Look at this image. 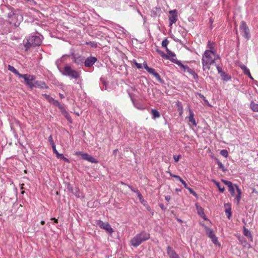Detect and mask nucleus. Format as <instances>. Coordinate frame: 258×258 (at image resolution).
I'll return each instance as SVG.
<instances>
[{
  "label": "nucleus",
  "mask_w": 258,
  "mask_h": 258,
  "mask_svg": "<svg viewBox=\"0 0 258 258\" xmlns=\"http://www.w3.org/2000/svg\"><path fill=\"white\" fill-rule=\"evenodd\" d=\"M180 181L181 182V183L184 185V187L186 188L187 189V188H188L187 186V184L186 183H185V182L182 180V179H181V180H180Z\"/></svg>",
  "instance_id": "obj_47"
},
{
  "label": "nucleus",
  "mask_w": 258,
  "mask_h": 258,
  "mask_svg": "<svg viewBox=\"0 0 258 258\" xmlns=\"http://www.w3.org/2000/svg\"><path fill=\"white\" fill-rule=\"evenodd\" d=\"M169 43L168 40L167 39H165L163 40L162 42V46L164 48H166L167 47V45Z\"/></svg>",
  "instance_id": "obj_35"
},
{
  "label": "nucleus",
  "mask_w": 258,
  "mask_h": 258,
  "mask_svg": "<svg viewBox=\"0 0 258 258\" xmlns=\"http://www.w3.org/2000/svg\"><path fill=\"white\" fill-rule=\"evenodd\" d=\"M224 207L225 208V213L227 215V218L230 219L231 216V205L229 203H226L224 204Z\"/></svg>",
  "instance_id": "obj_19"
},
{
  "label": "nucleus",
  "mask_w": 258,
  "mask_h": 258,
  "mask_svg": "<svg viewBox=\"0 0 258 258\" xmlns=\"http://www.w3.org/2000/svg\"><path fill=\"white\" fill-rule=\"evenodd\" d=\"M27 41L30 46H38L41 43V39L39 36H37L29 37Z\"/></svg>",
  "instance_id": "obj_8"
},
{
  "label": "nucleus",
  "mask_w": 258,
  "mask_h": 258,
  "mask_svg": "<svg viewBox=\"0 0 258 258\" xmlns=\"http://www.w3.org/2000/svg\"><path fill=\"white\" fill-rule=\"evenodd\" d=\"M61 158H62L66 161H68V159L67 158H66L64 157H63L62 156V157Z\"/></svg>",
  "instance_id": "obj_53"
},
{
  "label": "nucleus",
  "mask_w": 258,
  "mask_h": 258,
  "mask_svg": "<svg viewBox=\"0 0 258 258\" xmlns=\"http://www.w3.org/2000/svg\"><path fill=\"white\" fill-rule=\"evenodd\" d=\"M68 119L69 120L70 119V117H67Z\"/></svg>",
  "instance_id": "obj_60"
},
{
  "label": "nucleus",
  "mask_w": 258,
  "mask_h": 258,
  "mask_svg": "<svg viewBox=\"0 0 258 258\" xmlns=\"http://www.w3.org/2000/svg\"><path fill=\"white\" fill-rule=\"evenodd\" d=\"M152 70L153 71H150L148 73L152 74L159 82H161L162 79L159 74L155 71V69L152 68Z\"/></svg>",
  "instance_id": "obj_22"
},
{
  "label": "nucleus",
  "mask_w": 258,
  "mask_h": 258,
  "mask_svg": "<svg viewBox=\"0 0 258 258\" xmlns=\"http://www.w3.org/2000/svg\"><path fill=\"white\" fill-rule=\"evenodd\" d=\"M134 64L138 69H142L143 68L142 64L138 63L136 60H134Z\"/></svg>",
  "instance_id": "obj_40"
},
{
  "label": "nucleus",
  "mask_w": 258,
  "mask_h": 258,
  "mask_svg": "<svg viewBox=\"0 0 258 258\" xmlns=\"http://www.w3.org/2000/svg\"><path fill=\"white\" fill-rule=\"evenodd\" d=\"M170 175L173 177H174V178L177 179L179 181L181 180V177L178 175H174V174H171V173H170Z\"/></svg>",
  "instance_id": "obj_44"
},
{
  "label": "nucleus",
  "mask_w": 258,
  "mask_h": 258,
  "mask_svg": "<svg viewBox=\"0 0 258 258\" xmlns=\"http://www.w3.org/2000/svg\"><path fill=\"white\" fill-rule=\"evenodd\" d=\"M194 116V114L193 112L191 110H189V116L188 117V121L189 122H191L193 125L196 126L197 123Z\"/></svg>",
  "instance_id": "obj_21"
},
{
  "label": "nucleus",
  "mask_w": 258,
  "mask_h": 258,
  "mask_svg": "<svg viewBox=\"0 0 258 258\" xmlns=\"http://www.w3.org/2000/svg\"><path fill=\"white\" fill-rule=\"evenodd\" d=\"M240 68L242 70V71L245 75L248 76V77H249V78L250 79L253 80V78L251 76L249 69H247L245 66L241 65V66H240Z\"/></svg>",
  "instance_id": "obj_20"
},
{
  "label": "nucleus",
  "mask_w": 258,
  "mask_h": 258,
  "mask_svg": "<svg viewBox=\"0 0 258 258\" xmlns=\"http://www.w3.org/2000/svg\"><path fill=\"white\" fill-rule=\"evenodd\" d=\"M228 188H229V190L230 192L231 195L232 196H233L234 195L235 189L234 188L233 184L231 186L229 187Z\"/></svg>",
  "instance_id": "obj_39"
},
{
  "label": "nucleus",
  "mask_w": 258,
  "mask_h": 258,
  "mask_svg": "<svg viewBox=\"0 0 258 258\" xmlns=\"http://www.w3.org/2000/svg\"><path fill=\"white\" fill-rule=\"evenodd\" d=\"M250 107L253 111L258 112V104H256L252 101L250 103Z\"/></svg>",
  "instance_id": "obj_25"
},
{
  "label": "nucleus",
  "mask_w": 258,
  "mask_h": 258,
  "mask_svg": "<svg viewBox=\"0 0 258 258\" xmlns=\"http://www.w3.org/2000/svg\"><path fill=\"white\" fill-rule=\"evenodd\" d=\"M197 209L198 210V213L200 215H202V214H204V212L203 211V209H202V208L201 207L199 208L198 207H197Z\"/></svg>",
  "instance_id": "obj_45"
},
{
  "label": "nucleus",
  "mask_w": 258,
  "mask_h": 258,
  "mask_svg": "<svg viewBox=\"0 0 258 258\" xmlns=\"http://www.w3.org/2000/svg\"><path fill=\"white\" fill-rule=\"evenodd\" d=\"M53 149V152L56 154V156L57 158H61V157L62 156V154L58 153L56 149L55 146H53V147H52Z\"/></svg>",
  "instance_id": "obj_32"
},
{
  "label": "nucleus",
  "mask_w": 258,
  "mask_h": 258,
  "mask_svg": "<svg viewBox=\"0 0 258 258\" xmlns=\"http://www.w3.org/2000/svg\"><path fill=\"white\" fill-rule=\"evenodd\" d=\"M8 21L11 24L16 26H19L23 20V17L18 10L12 11L8 14Z\"/></svg>",
  "instance_id": "obj_2"
},
{
  "label": "nucleus",
  "mask_w": 258,
  "mask_h": 258,
  "mask_svg": "<svg viewBox=\"0 0 258 258\" xmlns=\"http://www.w3.org/2000/svg\"><path fill=\"white\" fill-rule=\"evenodd\" d=\"M150 238L149 233L145 232H142L137 234L131 240V245L134 247H137L140 245L143 241H145Z\"/></svg>",
  "instance_id": "obj_3"
},
{
  "label": "nucleus",
  "mask_w": 258,
  "mask_h": 258,
  "mask_svg": "<svg viewBox=\"0 0 258 258\" xmlns=\"http://www.w3.org/2000/svg\"><path fill=\"white\" fill-rule=\"evenodd\" d=\"M151 114H152V115L153 116V118H154V119L156 118H158V117H160V113H159V112L157 110H156L155 109H152L151 110Z\"/></svg>",
  "instance_id": "obj_27"
},
{
  "label": "nucleus",
  "mask_w": 258,
  "mask_h": 258,
  "mask_svg": "<svg viewBox=\"0 0 258 258\" xmlns=\"http://www.w3.org/2000/svg\"><path fill=\"white\" fill-rule=\"evenodd\" d=\"M116 150H114V153H116Z\"/></svg>",
  "instance_id": "obj_59"
},
{
  "label": "nucleus",
  "mask_w": 258,
  "mask_h": 258,
  "mask_svg": "<svg viewBox=\"0 0 258 258\" xmlns=\"http://www.w3.org/2000/svg\"><path fill=\"white\" fill-rule=\"evenodd\" d=\"M172 62L177 64L178 66L182 68L184 72H186L189 68L188 66L183 65L180 61L178 60L177 59H173Z\"/></svg>",
  "instance_id": "obj_18"
},
{
  "label": "nucleus",
  "mask_w": 258,
  "mask_h": 258,
  "mask_svg": "<svg viewBox=\"0 0 258 258\" xmlns=\"http://www.w3.org/2000/svg\"><path fill=\"white\" fill-rule=\"evenodd\" d=\"M132 190L137 193L140 202L143 204L145 202V200H144L143 196H142L141 194L139 192V191L138 190H135L134 189H132Z\"/></svg>",
  "instance_id": "obj_28"
},
{
  "label": "nucleus",
  "mask_w": 258,
  "mask_h": 258,
  "mask_svg": "<svg viewBox=\"0 0 258 258\" xmlns=\"http://www.w3.org/2000/svg\"><path fill=\"white\" fill-rule=\"evenodd\" d=\"M236 190L237 192V195L236 196L235 199L236 200L237 204H238L240 202V200L241 199V192L240 189H239V188L238 186H236Z\"/></svg>",
  "instance_id": "obj_24"
},
{
  "label": "nucleus",
  "mask_w": 258,
  "mask_h": 258,
  "mask_svg": "<svg viewBox=\"0 0 258 258\" xmlns=\"http://www.w3.org/2000/svg\"><path fill=\"white\" fill-rule=\"evenodd\" d=\"M64 75L69 76L75 79H77L79 77V74L76 71L73 70L70 66H66L64 67Z\"/></svg>",
  "instance_id": "obj_4"
},
{
  "label": "nucleus",
  "mask_w": 258,
  "mask_h": 258,
  "mask_svg": "<svg viewBox=\"0 0 258 258\" xmlns=\"http://www.w3.org/2000/svg\"><path fill=\"white\" fill-rule=\"evenodd\" d=\"M222 181L228 187L231 186L233 184L230 181H228V180H224V179H222Z\"/></svg>",
  "instance_id": "obj_37"
},
{
  "label": "nucleus",
  "mask_w": 258,
  "mask_h": 258,
  "mask_svg": "<svg viewBox=\"0 0 258 258\" xmlns=\"http://www.w3.org/2000/svg\"><path fill=\"white\" fill-rule=\"evenodd\" d=\"M23 185H24V184H22V186H23ZM23 187L22 186L21 189H23Z\"/></svg>",
  "instance_id": "obj_58"
},
{
  "label": "nucleus",
  "mask_w": 258,
  "mask_h": 258,
  "mask_svg": "<svg viewBox=\"0 0 258 258\" xmlns=\"http://www.w3.org/2000/svg\"><path fill=\"white\" fill-rule=\"evenodd\" d=\"M243 232H244V235L246 236V237H247L248 238H252V236H251L250 232L247 229H246L245 227H244V228H243Z\"/></svg>",
  "instance_id": "obj_29"
},
{
  "label": "nucleus",
  "mask_w": 258,
  "mask_h": 258,
  "mask_svg": "<svg viewBox=\"0 0 258 258\" xmlns=\"http://www.w3.org/2000/svg\"><path fill=\"white\" fill-rule=\"evenodd\" d=\"M165 199L167 201H169L170 200V197L169 196H165Z\"/></svg>",
  "instance_id": "obj_48"
},
{
  "label": "nucleus",
  "mask_w": 258,
  "mask_h": 258,
  "mask_svg": "<svg viewBox=\"0 0 258 258\" xmlns=\"http://www.w3.org/2000/svg\"><path fill=\"white\" fill-rule=\"evenodd\" d=\"M220 154L225 157H227L228 156V152L227 150H222L220 151Z\"/></svg>",
  "instance_id": "obj_38"
},
{
  "label": "nucleus",
  "mask_w": 258,
  "mask_h": 258,
  "mask_svg": "<svg viewBox=\"0 0 258 258\" xmlns=\"http://www.w3.org/2000/svg\"><path fill=\"white\" fill-rule=\"evenodd\" d=\"M85 57L81 56H74V61L78 64H82L84 63Z\"/></svg>",
  "instance_id": "obj_17"
},
{
  "label": "nucleus",
  "mask_w": 258,
  "mask_h": 258,
  "mask_svg": "<svg viewBox=\"0 0 258 258\" xmlns=\"http://www.w3.org/2000/svg\"><path fill=\"white\" fill-rule=\"evenodd\" d=\"M33 88H47V87L46 86L44 82L37 81L34 80L32 85V89Z\"/></svg>",
  "instance_id": "obj_15"
},
{
  "label": "nucleus",
  "mask_w": 258,
  "mask_h": 258,
  "mask_svg": "<svg viewBox=\"0 0 258 258\" xmlns=\"http://www.w3.org/2000/svg\"><path fill=\"white\" fill-rule=\"evenodd\" d=\"M8 69L10 71L13 72L19 77H20V76L22 75V74H20L19 72L14 67L11 65H8Z\"/></svg>",
  "instance_id": "obj_23"
},
{
  "label": "nucleus",
  "mask_w": 258,
  "mask_h": 258,
  "mask_svg": "<svg viewBox=\"0 0 258 258\" xmlns=\"http://www.w3.org/2000/svg\"><path fill=\"white\" fill-rule=\"evenodd\" d=\"M239 241H240L241 244H242L244 247L249 248L250 247V245L246 242V241L244 239V238H242L241 239L239 238Z\"/></svg>",
  "instance_id": "obj_30"
},
{
  "label": "nucleus",
  "mask_w": 258,
  "mask_h": 258,
  "mask_svg": "<svg viewBox=\"0 0 258 258\" xmlns=\"http://www.w3.org/2000/svg\"><path fill=\"white\" fill-rule=\"evenodd\" d=\"M20 78H23L25 80V84L28 85L31 89H32L33 82L34 80H35V77L34 76L28 74H22Z\"/></svg>",
  "instance_id": "obj_7"
},
{
  "label": "nucleus",
  "mask_w": 258,
  "mask_h": 258,
  "mask_svg": "<svg viewBox=\"0 0 258 258\" xmlns=\"http://www.w3.org/2000/svg\"><path fill=\"white\" fill-rule=\"evenodd\" d=\"M144 67L148 72H149L150 71H153L152 68H149L146 63H144Z\"/></svg>",
  "instance_id": "obj_42"
},
{
  "label": "nucleus",
  "mask_w": 258,
  "mask_h": 258,
  "mask_svg": "<svg viewBox=\"0 0 258 258\" xmlns=\"http://www.w3.org/2000/svg\"><path fill=\"white\" fill-rule=\"evenodd\" d=\"M50 103L53 104L55 106H57L61 108L60 105L59 103L57 101L54 100L53 98L47 94H43L42 95Z\"/></svg>",
  "instance_id": "obj_13"
},
{
  "label": "nucleus",
  "mask_w": 258,
  "mask_h": 258,
  "mask_svg": "<svg viewBox=\"0 0 258 258\" xmlns=\"http://www.w3.org/2000/svg\"><path fill=\"white\" fill-rule=\"evenodd\" d=\"M181 157V156L180 155H178V156H173V158L174 159V161L177 162L179 161V159Z\"/></svg>",
  "instance_id": "obj_46"
},
{
  "label": "nucleus",
  "mask_w": 258,
  "mask_h": 258,
  "mask_svg": "<svg viewBox=\"0 0 258 258\" xmlns=\"http://www.w3.org/2000/svg\"><path fill=\"white\" fill-rule=\"evenodd\" d=\"M160 208H161L162 209H163V210H165V208H164V205H163V204H161V205H160Z\"/></svg>",
  "instance_id": "obj_52"
},
{
  "label": "nucleus",
  "mask_w": 258,
  "mask_h": 258,
  "mask_svg": "<svg viewBox=\"0 0 258 258\" xmlns=\"http://www.w3.org/2000/svg\"><path fill=\"white\" fill-rule=\"evenodd\" d=\"M59 96L61 98H63L64 97L63 96V95L61 94H59Z\"/></svg>",
  "instance_id": "obj_54"
},
{
  "label": "nucleus",
  "mask_w": 258,
  "mask_h": 258,
  "mask_svg": "<svg viewBox=\"0 0 258 258\" xmlns=\"http://www.w3.org/2000/svg\"><path fill=\"white\" fill-rule=\"evenodd\" d=\"M48 140H49V141L50 142V144H51V145L52 146V147H53V146H55L54 142H53V140L52 139V136H50L48 138Z\"/></svg>",
  "instance_id": "obj_41"
},
{
  "label": "nucleus",
  "mask_w": 258,
  "mask_h": 258,
  "mask_svg": "<svg viewBox=\"0 0 258 258\" xmlns=\"http://www.w3.org/2000/svg\"><path fill=\"white\" fill-rule=\"evenodd\" d=\"M76 155H81L83 159L87 160L91 163H96L98 162L96 159L87 153H84L81 152H79L76 153Z\"/></svg>",
  "instance_id": "obj_9"
},
{
  "label": "nucleus",
  "mask_w": 258,
  "mask_h": 258,
  "mask_svg": "<svg viewBox=\"0 0 258 258\" xmlns=\"http://www.w3.org/2000/svg\"><path fill=\"white\" fill-rule=\"evenodd\" d=\"M186 72L189 74L191 75L193 77L194 79H196L198 78V75L195 72V71L189 68Z\"/></svg>",
  "instance_id": "obj_26"
},
{
  "label": "nucleus",
  "mask_w": 258,
  "mask_h": 258,
  "mask_svg": "<svg viewBox=\"0 0 258 258\" xmlns=\"http://www.w3.org/2000/svg\"><path fill=\"white\" fill-rule=\"evenodd\" d=\"M170 16L169 17V20L170 25L171 26L173 23H175L177 20V15L176 10H171L169 11Z\"/></svg>",
  "instance_id": "obj_10"
},
{
  "label": "nucleus",
  "mask_w": 258,
  "mask_h": 258,
  "mask_svg": "<svg viewBox=\"0 0 258 258\" xmlns=\"http://www.w3.org/2000/svg\"><path fill=\"white\" fill-rule=\"evenodd\" d=\"M156 51L158 52L159 54L161 55V56L163 58H169L170 57L168 56L162 50L157 49Z\"/></svg>",
  "instance_id": "obj_31"
},
{
  "label": "nucleus",
  "mask_w": 258,
  "mask_h": 258,
  "mask_svg": "<svg viewBox=\"0 0 258 258\" xmlns=\"http://www.w3.org/2000/svg\"><path fill=\"white\" fill-rule=\"evenodd\" d=\"M96 224L101 228L105 230L110 234H112L114 232L113 229L108 222H103L101 220H98L96 221Z\"/></svg>",
  "instance_id": "obj_6"
},
{
  "label": "nucleus",
  "mask_w": 258,
  "mask_h": 258,
  "mask_svg": "<svg viewBox=\"0 0 258 258\" xmlns=\"http://www.w3.org/2000/svg\"><path fill=\"white\" fill-rule=\"evenodd\" d=\"M24 191H22L21 192V194H24Z\"/></svg>",
  "instance_id": "obj_57"
},
{
  "label": "nucleus",
  "mask_w": 258,
  "mask_h": 258,
  "mask_svg": "<svg viewBox=\"0 0 258 258\" xmlns=\"http://www.w3.org/2000/svg\"><path fill=\"white\" fill-rule=\"evenodd\" d=\"M216 68L218 73L220 74L221 76L223 78L224 80L227 81L230 79V77L222 71V69L221 67H220L218 66H216Z\"/></svg>",
  "instance_id": "obj_16"
},
{
  "label": "nucleus",
  "mask_w": 258,
  "mask_h": 258,
  "mask_svg": "<svg viewBox=\"0 0 258 258\" xmlns=\"http://www.w3.org/2000/svg\"><path fill=\"white\" fill-rule=\"evenodd\" d=\"M165 49H166V52H167L168 54H169L171 52L170 50H169L168 49L167 47L166 48H165Z\"/></svg>",
  "instance_id": "obj_50"
},
{
  "label": "nucleus",
  "mask_w": 258,
  "mask_h": 258,
  "mask_svg": "<svg viewBox=\"0 0 258 258\" xmlns=\"http://www.w3.org/2000/svg\"><path fill=\"white\" fill-rule=\"evenodd\" d=\"M213 55H215L213 51L206 50L205 51L202 59L203 69L204 71L209 70L211 65L215 63L216 57L213 58Z\"/></svg>",
  "instance_id": "obj_1"
},
{
  "label": "nucleus",
  "mask_w": 258,
  "mask_h": 258,
  "mask_svg": "<svg viewBox=\"0 0 258 258\" xmlns=\"http://www.w3.org/2000/svg\"><path fill=\"white\" fill-rule=\"evenodd\" d=\"M51 220H54V223H57V220L55 218H51Z\"/></svg>",
  "instance_id": "obj_51"
},
{
  "label": "nucleus",
  "mask_w": 258,
  "mask_h": 258,
  "mask_svg": "<svg viewBox=\"0 0 258 258\" xmlns=\"http://www.w3.org/2000/svg\"><path fill=\"white\" fill-rule=\"evenodd\" d=\"M168 56L170 57L169 58H166L168 59H170L171 61H172L173 59H177L176 58V55L175 54L173 53L172 52H171L169 54L167 55Z\"/></svg>",
  "instance_id": "obj_34"
},
{
  "label": "nucleus",
  "mask_w": 258,
  "mask_h": 258,
  "mask_svg": "<svg viewBox=\"0 0 258 258\" xmlns=\"http://www.w3.org/2000/svg\"><path fill=\"white\" fill-rule=\"evenodd\" d=\"M167 253L170 258H179V256L170 246L167 247Z\"/></svg>",
  "instance_id": "obj_14"
},
{
  "label": "nucleus",
  "mask_w": 258,
  "mask_h": 258,
  "mask_svg": "<svg viewBox=\"0 0 258 258\" xmlns=\"http://www.w3.org/2000/svg\"><path fill=\"white\" fill-rule=\"evenodd\" d=\"M214 183H215V184L217 186V187H218L219 188V190H220V192H224V191L225 190V188L224 186H221L220 183L217 182V181H214Z\"/></svg>",
  "instance_id": "obj_33"
},
{
  "label": "nucleus",
  "mask_w": 258,
  "mask_h": 258,
  "mask_svg": "<svg viewBox=\"0 0 258 258\" xmlns=\"http://www.w3.org/2000/svg\"><path fill=\"white\" fill-rule=\"evenodd\" d=\"M199 96H200L201 98H202V99H203L204 100H205V97L204 96V95H202V94H199Z\"/></svg>",
  "instance_id": "obj_49"
},
{
  "label": "nucleus",
  "mask_w": 258,
  "mask_h": 258,
  "mask_svg": "<svg viewBox=\"0 0 258 258\" xmlns=\"http://www.w3.org/2000/svg\"><path fill=\"white\" fill-rule=\"evenodd\" d=\"M176 191H180V189H176Z\"/></svg>",
  "instance_id": "obj_56"
},
{
  "label": "nucleus",
  "mask_w": 258,
  "mask_h": 258,
  "mask_svg": "<svg viewBox=\"0 0 258 258\" xmlns=\"http://www.w3.org/2000/svg\"><path fill=\"white\" fill-rule=\"evenodd\" d=\"M41 224L42 225H44V224H45V222H44V221H41Z\"/></svg>",
  "instance_id": "obj_55"
},
{
  "label": "nucleus",
  "mask_w": 258,
  "mask_h": 258,
  "mask_svg": "<svg viewBox=\"0 0 258 258\" xmlns=\"http://www.w3.org/2000/svg\"><path fill=\"white\" fill-rule=\"evenodd\" d=\"M187 189L188 190L190 194H192L194 196H195V197L197 196V193L196 192H195L192 189L189 188V187L187 188Z\"/></svg>",
  "instance_id": "obj_43"
},
{
  "label": "nucleus",
  "mask_w": 258,
  "mask_h": 258,
  "mask_svg": "<svg viewBox=\"0 0 258 258\" xmlns=\"http://www.w3.org/2000/svg\"><path fill=\"white\" fill-rule=\"evenodd\" d=\"M97 60V59L95 57L89 56L84 60V65L86 67H90L93 66L95 62Z\"/></svg>",
  "instance_id": "obj_11"
},
{
  "label": "nucleus",
  "mask_w": 258,
  "mask_h": 258,
  "mask_svg": "<svg viewBox=\"0 0 258 258\" xmlns=\"http://www.w3.org/2000/svg\"><path fill=\"white\" fill-rule=\"evenodd\" d=\"M206 233L208 236L211 239L214 244L218 242L217 238L215 236L213 231L209 228L206 229Z\"/></svg>",
  "instance_id": "obj_12"
},
{
  "label": "nucleus",
  "mask_w": 258,
  "mask_h": 258,
  "mask_svg": "<svg viewBox=\"0 0 258 258\" xmlns=\"http://www.w3.org/2000/svg\"><path fill=\"white\" fill-rule=\"evenodd\" d=\"M240 29L242 36L246 39H249L250 37L249 29L245 22L242 21L241 22L240 25Z\"/></svg>",
  "instance_id": "obj_5"
},
{
  "label": "nucleus",
  "mask_w": 258,
  "mask_h": 258,
  "mask_svg": "<svg viewBox=\"0 0 258 258\" xmlns=\"http://www.w3.org/2000/svg\"><path fill=\"white\" fill-rule=\"evenodd\" d=\"M217 164L219 166V168L223 170V171H226V169L225 168L224 165L221 162L218 161Z\"/></svg>",
  "instance_id": "obj_36"
}]
</instances>
